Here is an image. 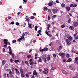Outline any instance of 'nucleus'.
I'll list each match as a JSON object with an SVG mask.
<instances>
[{
  "label": "nucleus",
  "instance_id": "nucleus-16",
  "mask_svg": "<svg viewBox=\"0 0 78 78\" xmlns=\"http://www.w3.org/2000/svg\"><path fill=\"white\" fill-rule=\"evenodd\" d=\"M5 63H6V61L5 60H3L2 61V65H4L5 64Z\"/></svg>",
  "mask_w": 78,
  "mask_h": 78
},
{
  "label": "nucleus",
  "instance_id": "nucleus-1",
  "mask_svg": "<svg viewBox=\"0 0 78 78\" xmlns=\"http://www.w3.org/2000/svg\"><path fill=\"white\" fill-rule=\"evenodd\" d=\"M48 70L47 68H44V70L43 71V73L44 74H46V75H48Z\"/></svg>",
  "mask_w": 78,
  "mask_h": 78
},
{
  "label": "nucleus",
  "instance_id": "nucleus-27",
  "mask_svg": "<svg viewBox=\"0 0 78 78\" xmlns=\"http://www.w3.org/2000/svg\"><path fill=\"white\" fill-rule=\"evenodd\" d=\"M37 28H38V27L37 26H36L35 27V29L34 30L35 31H37Z\"/></svg>",
  "mask_w": 78,
  "mask_h": 78
},
{
  "label": "nucleus",
  "instance_id": "nucleus-36",
  "mask_svg": "<svg viewBox=\"0 0 78 78\" xmlns=\"http://www.w3.org/2000/svg\"><path fill=\"white\" fill-rule=\"evenodd\" d=\"M66 26V25L65 24H63L61 25V27L62 28H64Z\"/></svg>",
  "mask_w": 78,
  "mask_h": 78
},
{
  "label": "nucleus",
  "instance_id": "nucleus-37",
  "mask_svg": "<svg viewBox=\"0 0 78 78\" xmlns=\"http://www.w3.org/2000/svg\"><path fill=\"white\" fill-rule=\"evenodd\" d=\"M3 76H4V78H6V73H5L3 75Z\"/></svg>",
  "mask_w": 78,
  "mask_h": 78
},
{
  "label": "nucleus",
  "instance_id": "nucleus-35",
  "mask_svg": "<svg viewBox=\"0 0 78 78\" xmlns=\"http://www.w3.org/2000/svg\"><path fill=\"white\" fill-rule=\"evenodd\" d=\"M20 62V61L19 60H15L14 61V62H15V63H17V62Z\"/></svg>",
  "mask_w": 78,
  "mask_h": 78
},
{
  "label": "nucleus",
  "instance_id": "nucleus-59",
  "mask_svg": "<svg viewBox=\"0 0 78 78\" xmlns=\"http://www.w3.org/2000/svg\"><path fill=\"white\" fill-rule=\"evenodd\" d=\"M45 33L48 36L49 34L47 32V31H46Z\"/></svg>",
  "mask_w": 78,
  "mask_h": 78
},
{
  "label": "nucleus",
  "instance_id": "nucleus-64",
  "mask_svg": "<svg viewBox=\"0 0 78 78\" xmlns=\"http://www.w3.org/2000/svg\"><path fill=\"white\" fill-rule=\"evenodd\" d=\"M10 62H12L13 60H12V58H11L10 59Z\"/></svg>",
  "mask_w": 78,
  "mask_h": 78
},
{
  "label": "nucleus",
  "instance_id": "nucleus-57",
  "mask_svg": "<svg viewBox=\"0 0 78 78\" xmlns=\"http://www.w3.org/2000/svg\"><path fill=\"white\" fill-rule=\"evenodd\" d=\"M33 61V58H31L29 60V62L33 61Z\"/></svg>",
  "mask_w": 78,
  "mask_h": 78
},
{
  "label": "nucleus",
  "instance_id": "nucleus-7",
  "mask_svg": "<svg viewBox=\"0 0 78 78\" xmlns=\"http://www.w3.org/2000/svg\"><path fill=\"white\" fill-rule=\"evenodd\" d=\"M62 46H60L57 48V50L58 51H60L62 49Z\"/></svg>",
  "mask_w": 78,
  "mask_h": 78
},
{
  "label": "nucleus",
  "instance_id": "nucleus-47",
  "mask_svg": "<svg viewBox=\"0 0 78 78\" xmlns=\"http://www.w3.org/2000/svg\"><path fill=\"white\" fill-rule=\"evenodd\" d=\"M69 68L71 69V70H73V68H72V66H69Z\"/></svg>",
  "mask_w": 78,
  "mask_h": 78
},
{
  "label": "nucleus",
  "instance_id": "nucleus-25",
  "mask_svg": "<svg viewBox=\"0 0 78 78\" xmlns=\"http://www.w3.org/2000/svg\"><path fill=\"white\" fill-rule=\"evenodd\" d=\"M72 60V59L70 58H69L66 61V62H70L71 61V60Z\"/></svg>",
  "mask_w": 78,
  "mask_h": 78
},
{
  "label": "nucleus",
  "instance_id": "nucleus-56",
  "mask_svg": "<svg viewBox=\"0 0 78 78\" xmlns=\"http://www.w3.org/2000/svg\"><path fill=\"white\" fill-rule=\"evenodd\" d=\"M53 56L54 58H56V54H54L53 55Z\"/></svg>",
  "mask_w": 78,
  "mask_h": 78
},
{
  "label": "nucleus",
  "instance_id": "nucleus-14",
  "mask_svg": "<svg viewBox=\"0 0 78 78\" xmlns=\"http://www.w3.org/2000/svg\"><path fill=\"white\" fill-rule=\"evenodd\" d=\"M67 38L70 41H71L72 40V37H70V36H68Z\"/></svg>",
  "mask_w": 78,
  "mask_h": 78
},
{
  "label": "nucleus",
  "instance_id": "nucleus-54",
  "mask_svg": "<svg viewBox=\"0 0 78 78\" xmlns=\"http://www.w3.org/2000/svg\"><path fill=\"white\" fill-rule=\"evenodd\" d=\"M48 20H50V16L49 15H48Z\"/></svg>",
  "mask_w": 78,
  "mask_h": 78
},
{
  "label": "nucleus",
  "instance_id": "nucleus-55",
  "mask_svg": "<svg viewBox=\"0 0 78 78\" xmlns=\"http://www.w3.org/2000/svg\"><path fill=\"white\" fill-rule=\"evenodd\" d=\"M11 24H12V25H14V22L12 21L10 23Z\"/></svg>",
  "mask_w": 78,
  "mask_h": 78
},
{
  "label": "nucleus",
  "instance_id": "nucleus-2",
  "mask_svg": "<svg viewBox=\"0 0 78 78\" xmlns=\"http://www.w3.org/2000/svg\"><path fill=\"white\" fill-rule=\"evenodd\" d=\"M52 11L53 13L55 14V13H56V12L58 11V9H53L52 10Z\"/></svg>",
  "mask_w": 78,
  "mask_h": 78
},
{
  "label": "nucleus",
  "instance_id": "nucleus-62",
  "mask_svg": "<svg viewBox=\"0 0 78 78\" xmlns=\"http://www.w3.org/2000/svg\"><path fill=\"white\" fill-rule=\"evenodd\" d=\"M11 69L12 71H14V67H12Z\"/></svg>",
  "mask_w": 78,
  "mask_h": 78
},
{
  "label": "nucleus",
  "instance_id": "nucleus-40",
  "mask_svg": "<svg viewBox=\"0 0 78 78\" xmlns=\"http://www.w3.org/2000/svg\"><path fill=\"white\" fill-rule=\"evenodd\" d=\"M30 19H34L35 18L34 16H31L30 17Z\"/></svg>",
  "mask_w": 78,
  "mask_h": 78
},
{
  "label": "nucleus",
  "instance_id": "nucleus-9",
  "mask_svg": "<svg viewBox=\"0 0 78 78\" xmlns=\"http://www.w3.org/2000/svg\"><path fill=\"white\" fill-rule=\"evenodd\" d=\"M74 37H75V39H78V35H77L76 33H75V34H74Z\"/></svg>",
  "mask_w": 78,
  "mask_h": 78
},
{
  "label": "nucleus",
  "instance_id": "nucleus-50",
  "mask_svg": "<svg viewBox=\"0 0 78 78\" xmlns=\"http://www.w3.org/2000/svg\"><path fill=\"white\" fill-rule=\"evenodd\" d=\"M16 42V40H14L12 41V43H15Z\"/></svg>",
  "mask_w": 78,
  "mask_h": 78
},
{
  "label": "nucleus",
  "instance_id": "nucleus-26",
  "mask_svg": "<svg viewBox=\"0 0 78 78\" xmlns=\"http://www.w3.org/2000/svg\"><path fill=\"white\" fill-rule=\"evenodd\" d=\"M48 9V8H47V7H44V11H47Z\"/></svg>",
  "mask_w": 78,
  "mask_h": 78
},
{
  "label": "nucleus",
  "instance_id": "nucleus-61",
  "mask_svg": "<svg viewBox=\"0 0 78 78\" xmlns=\"http://www.w3.org/2000/svg\"><path fill=\"white\" fill-rule=\"evenodd\" d=\"M23 0L24 3H27V0Z\"/></svg>",
  "mask_w": 78,
  "mask_h": 78
},
{
  "label": "nucleus",
  "instance_id": "nucleus-58",
  "mask_svg": "<svg viewBox=\"0 0 78 78\" xmlns=\"http://www.w3.org/2000/svg\"><path fill=\"white\" fill-rule=\"evenodd\" d=\"M73 4H70V7H73Z\"/></svg>",
  "mask_w": 78,
  "mask_h": 78
},
{
  "label": "nucleus",
  "instance_id": "nucleus-34",
  "mask_svg": "<svg viewBox=\"0 0 78 78\" xmlns=\"http://www.w3.org/2000/svg\"><path fill=\"white\" fill-rule=\"evenodd\" d=\"M11 56H12V58H14V53H12L11 54Z\"/></svg>",
  "mask_w": 78,
  "mask_h": 78
},
{
  "label": "nucleus",
  "instance_id": "nucleus-24",
  "mask_svg": "<svg viewBox=\"0 0 78 78\" xmlns=\"http://www.w3.org/2000/svg\"><path fill=\"white\" fill-rule=\"evenodd\" d=\"M44 51H48V49L47 48H44Z\"/></svg>",
  "mask_w": 78,
  "mask_h": 78
},
{
  "label": "nucleus",
  "instance_id": "nucleus-44",
  "mask_svg": "<svg viewBox=\"0 0 78 78\" xmlns=\"http://www.w3.org/2000/svg\"><path fill=\"white\" fill-rule=\"evenodd\" d=\"M56 15H54L53 16H52V18H53V19L54 18H56Z\"/></svg>",
  "mask_w": 78,
  "mask_h": 78
},
{
  "label": "nucleus",
  "instance_id": "nucleus-13",
  "mask_svg": "<svg viewBox=\"0 0 78 78\" xmlns=\"http://www.w3.org/2000/svg\"><path fill=\"white\" fill-rule=\"evenodd\" d=\"M32 23H31L30 24L29 23V22H28V25H29V28H30L32 29L33 28V27H31V25H32Z\"/></svg>",
  "mask_w": 78,
  "mask_h": 78
},
{
  "label": "nucleus",
  "instance_id": "nucleus-49",
  "mask_svg": "<svg viewBox=\"0 0 78 78\" xmlns=\"http://www.w3.org/2000/svg\"><path fill=\"white\" fill-rule=\"evenodd\" d=\"M25 63L27 66H29V64L28 63V61H25Z\"/></svg>",
  "mask_w": 78,
  "mask_h": 78
},
{
  "label": "nucleus",
  "instance_id": "nucleus-38",
  "mask_svg": "<svg viewBox=\"0 0 78 78\" xmlns=\"http://www.w3.org/2000/svg\"><path fill=\"white\" fill-rule=\"evenodd\" d=\"M68 23H70V22H71V19L69 18L68 21H67Z\"/></svg>",
  "mask_w": 78,
  "mask_h": 78
},
{
  "label": "nucleus",
  "instance_id": "nucleus-30",
  "mask_svg": "<svg viewBox=\"0 0 78 78\" xmlns=\"http://www.w3.org/2000/svg\"><path fill=\"white\" fill-rule=\"evenodd\" d=\"M27 78H29V75L27 73H26L25 74Z\"/></svg>",
  "mask_w": 78,
  "mask_h": 78
},
{
  "label": "nucleus",
  "instance_id": "nucleus-22",
  "mask_svg": "<svg viewBox=\"0 0 78 78\" xmlns=\"http://www.w3.org/2000/svg\"><path fill=\"white\" fill-rule=\"evenodd\" d=\"M50 27H51L50 24H49L48 26V27H47L48 31V30H49V29Z\"/></svg>",
  "mask_w": 78,
  "mask_h": 78
},
{
  "label": "nucleus",
  "instance_id": "nucleus-63",
  "mask_svg": "<svg viewBox=\"0 0 78 78\" xmlns=\"http://www.w3.org/2000/svg\"><path fill=\"white\" fill-rule=\"evenodd\" d=\"M8 44H5V45H4L3 46V47H4V48L7 47V45Z\"/></svg>",
  "mask_w": 78,
  "mask_h": 78
},
{
  "label": "nucleus",
  "instance_id": "nucleus-12",
  "mask_svg": "<svg viewBox=\"0 0 78 78\" xmlns=\"http://www.w3.org/2000/svg\"><path fill=\"white\" fill-rule=\"evenodd\" d=\"M46 58L48 61H50V56H48L47 57H46Z\"/></svg>",
  "mask_w": 78,
  "mask_h": 78
},
{
  "label": "nucleus",
  "instance_id": "nucleus-43",
  "mask_svg": "<svg viewBox=\"0 0 78 78\" xmlns=\"http://www.w3.org/2000/svg\"><path fill=\"white\" fill-rule=\"evenodd\" d=\"M66 56L67 58H69V57H70V55L69 54H67L66 55Z\"/></svg>",
  "mask_w": 78,
  "mask_h": 78
},
{
  "label": "nucleus",
  "instance_id": "nucleus-52",
  "mask_svg": "<svg viewBox=\"0 0 78 78\" xmlns=\"http://www.w3.org/2000/svg\"><path fill=\"white\" fill-rule=\"evenodd\" d=\"M16 25H17V26H19V23L18 22H16Z\"/></svg>",
  "mask_w": 78,
  "mask_h": 78
},
{
  "label": "nucleus",
  "instance_id": "nucleus-17",
  "mask_svg": "<svg viewBox=\"0 0 78 78\" xmlns=\"http://www.w3.org/2000/svg\"><path fill=\"white\" fill-rule=\"evenodd\" d=\"M37 73L36 70H34L33 72V75H37Z\"/></svg>",
  "mask_w": 78,
  "mask_h": 78
},
{
  "label": "nucleus",
  "instance_id": "nucleus-10",
  "mask_svg": "<svg viewBox=\"0 0 78 78\" xmlns=\"http://www.w3.org/2000/svg\"><path fill=\"white\" fill-rule=\"evenodd\" d=\"M30 66H33V65H34V62L33 61L30 62Z\"/></svg>",
  "mask_w": 78,
  "mask_h": 78
},
{
  "label": "nucleus",
  "instance_id": "nucleus-41",
  "mask_svg": "<svg viewBox=\"0 0 78 78\" xmlns=\"http://www.w3.org/2000/svg\"><path fill=\"white\" fill-rule=\"evenodd\" d=\"M38 62H42V59H41V58H40L39 59Z\"/></svg>",
  "mask_w": 78,
  "mask_h": 78
},
{
  "label": "nucleus",
  "instance_id": "nucleus-3",
  "mask_svg": "<svg viewBox=\"0 0 78 78\" xmlns=\"http://www.w3.org/2000/svg\"><path fill=\"white\" fill-rule=\"evenodd\" d=\"M47 55L46 54L42 55L41 58L43 60L44 59H46V57H47Z\"/></svg>",
  "mask_w": 78,
  "mask_h": 78
},
{
  "label": "nucleus",
  "instance_id": "nucleus-45",
  "mask_svg": "<svg viewBox=\"0 0 78 78\" xmlns=\"http://www.w3.org/2000/svg\"><path fill=\"white\" fill-rule=\"evenodd\" d=\"M9 77H10V78H13V75H12V74L10 75Z\"/></svg>",
  "mask_w": 78,
  "mask_h": 78
},
{
  "label": "nucleus",
  "instance_id": "nucleus-18",
  "mask_svg": "<svg viewBox=\"0 0 78 78\" xmlns=\"http://www.w3.org/2000/svg\"><path fill=\"white\" fill-rule=\"evenodd\" d=\"M62 73H63V74H65V75H67V73L66 72L65 70H63L62 71Z\"/></svg>",
  "mask_w": 78,
  "mask_h": 78
},
{
  "label": "nucleus",
  "instance_id": "nucleus-51",
  "mask_svg": "<svg viewBox=\"0 0 78 78\" xmlns=\"http://www.w3.org/2000/svg\"><path fill=\"white\" fill-rule=\"evenodd\" d=\"M62 61H63V62H67V61H66V60L64 58H63V59Z\"/></svg>",
  "mask_w": 78,
  "mask_h": 78
},
{
  "label": "nucleus",
  "instance_id": "nucleus-60",
  "mask_svg": "<svg viewBox=\"0 0 78 78\" xmlns=\"http://www.w3.org/2000/svg\"><path fill=\"white\" fill-rule=\"evenodd\" d=\"M48 12H49V13H51V10H50V9H48Z\"/></svg>",
  "mask_w": 78,
  "mask_h": 78
},
{
  "label": "nucleus",
  "instance_id": "nucleus-29",
  "mask_svg": "<svg viewBox=\"0 0 78 78\" xmlns=\"http://www.w3.org/2000/svg\"><path fill=\"white\" fill-rule=\"evenodd\" d=\"M39 51L42 53H43V52H44V49H40Z\"/></svg>",
  "mask_w": 78,
  "mask_h": 78
},
{
  "label": "nucleus",
  "instance_id": "nucleus-42",
  "mask_svg": "<svg viewBox=\"0 0 78 78\" xmlns=\"http://www.w3.org/2000/svg\"><path fill=\"white\" fill-rule=\"evenodd\" d=\"M9 75H12V72L11 71H10L9 72Z\"/></svg>",
  "mask_w": 78,
  "mask_h": 78
},
{
  "label": "nucleus",
  "instance_id": "nucleus-33",
  "mask_svg": "<svg viewBox=\"0 0 78 78\" xmlns=\"http://www.w3.org/2000/svg\"><path fill=\"white\" fill-rule=\"evenodd\" d=\"M22 40V39H23L24 41H25V37H23V36H21V38H20Z\"/></svg>",
  "mask_w": 78,
  "mask_h": 78
},
{
  "label": "nucleus",
  "instance_id": "nucleus-6",
  "mask_svg": "<svg viewBox=\"0 0 78 78\" xmlns=\"http://www.w3.org/2000/svg\"><path fill=\"white\" fill-rule=\"evenodd\" d=\"M59 55L61 56L62 58H63L64 56H65V54L64 53H60L59 54Z\"/></svg>",
  "mask_w": 78,
  "mask_h": 78
},
{
  "label": "nucleus",
  "instance_id": "nucleus-11",
  "mask_svg": "<svg viewBox=\"0 0 78 78\" xmlns=\"http://www.w3.org/2000/svg\"><path fill=\"white\" fill-rule=\"evenodd\" d=\"M78 22H75L73 24L74 27H77L78 26Z\"/></svg>",
  "mask_w": 78,
  "mask_h": 78
},
{
  "label": "nucleus",
  "instance_id": "nucleus-46",
  "mask_svg": "<svg viewBox=\"0 0 78 78\" xmlns=\"http://www.w3.org/2000/svg\"><path fill=\"white\" fill-rule=\"evenodd\" d=\"M61 6L62 7H64L65 6V4L64 3L62 4Z\"/></svg>",
  "mask_w": 78,
  "mask_h": 78
},
{
  "label": "nucleus",
  "instance_id": "nucleus-15",
  "mask_svg": "<svg viewBox=\"0 0 78 78\" xmlns=\"http://www.w3.org/2000/svg\"><path fill=\"white\" fill-rule=\"evenodd\" d=\"M53 5L51 2H50L48 3V5L49 6H51Z\"/></svg>",
  "mask_w": 78,
  "mask_h": 78
},
{
  "label": "nucleus",
  "instance_id": "nucleus-32",
  "mask_svg": "<svg viewBox=\"0 0 78 78\" xmlns=\"http://www.w3.org/2000/svg\"><path fill=\"white\" fill-rule=\"evenodd\" d=\"M56 69V67H52L51 70H55V69Z\"/></svg>",
  "mask_w": 78,
  "mask_h": 78
},
{
  "label": "nucleus",
  "instance_id": "nucleus-53",
  "mask_svg": "<svg viewBox=\"0 0 78 78\" xmlns=\"http://www.w3.org/2000/svg\"><path fill=\"white\" fill-rule=\"evenodd\" d=\"M21 40H21V38H19L18 39L17 41L18 42H20Z\"/></svg>",
  "mask_w": 78,
  "mask_h": 78
},
{
  "label": "nucleus",
  "instance_id": "nucleus-31",
  "mask_svg": "<svg viewBox=\"0 0 78 78\" xmlns=\"http://www.w3.org/2000/svg\"><path fill=\"white\" fill-rule=\"evenodd\" d=\"M41 32H42V31H41V30H39L37 31V33L40 34L41 33Z\"/></svg>",
  "mask_w": 78,
  "mask_h": 78
},
{
  "label": "nucleus",
  "instance_id": "nucleus-28",
  "mask_svg": "<svg viewBox=\"0 0 78 78\" xmlns=\"http://www.w3.org/2000/svg\"><path fill=\"white\" fill-rule=\"evenodd\" d=\"M75 62H77L78 61V57H76L75 58Z\"/></svg>",
  "mask_w": 78,
  "mask_h": 78
},
{
  "label": "nucleus",
  "instance_id": "nucleus-21",
  "mask_svg": "<svg viewBox=\"0 0 78 78\" xmlns=\"http://www.w3.org/2000/svg\"><path fill=\"white\" fill-rule=\"evenodd\" d=\"M66 10L67 11H69L70 10V8L69 7H67L66 8Z\"/></svg>",
  "mask_w": 78,
  "mask_h": 78
},
{
  "label": "nucleus",
  "instance_id": "nucleus-20",
  "mask_svg": "<svg viewBox=\"0 0 78 78\" xmlns=\"http://www.w3.org/2000/svg\"><path fill=\"white\" fill-rule=\"evenodd\" d=\"M20 73H23V69L21 68L20 69Z\"/></svg>",
  "mask_w": 78,
  "mask_h": 78
},
{
  "label": "nucleus",
  "instance_id": "nucleus-39",
  "mask_svg": "<svg viewBox=\"0 0 78 78\" xmlns=\"http://www.w3.org/2000/svg\"><path fill=\"white\" fill-rule=\"evenodd\" d=\"M77 6V5L76 4H73V7L74 8H76Z\"/></svg>",
  "mask_w": 78,
  "mask_h": 78
},
{
  "label": "nucleus",
  "instance_id": "nucleus-48",
  "mask_svg": "<svg viewBox=\"0 0 78 78\" xmlns=\"http://www.w3.org/2000/svg\"><path fill=\"white\" fill-rule=\"evenodd\" d=\"M31 55H28L27 58L28 59H29V58H31Z\"/></svg>",
  "mask_w": 78,
  "mask_h": 78
},
{
  "label": "nucleus",
  "instance_id": "nucleus-5",
  "mask_svg": "<svg viewBox=\"0 0 78 78\" xmlns=\"http://www.w3.org/2000/svg\"><path fill=\"white\" fill-rule=\"evenodd\" d=\"M4 43L5 44L8 45V40L6 39H5L3 40Z\"/></svg>",
  "mask_w": 78,
  "mask_h": 78
},
{
  "label": "nucleus",
  "instance_id": "nucleus-23",
  "mask_svg": "<svg viewBox=\"0 0 78 78\" xmlns=\"http://www.w3.org/2000/svg\"><path fill=\"white\" fill-rule=\"evenodd\" d=\"M69 28L70 29V30H73L74 29V27L72 26H71L69 27Z\"/></svg>",
  "mask_w": 78,
  "mask_h": 78
},
{
  "label": "nucleus",
  "instance_id": "nucleus-8",
  "mask_svg": "<svg viewBox=\"0 0 78 78\" xmlns=\"http://www.w3.org/2000/svg\"><path fill=\"white\" fill-rule=\"evenodd\" d=\"M66 41L67 44L70 45V41H69V40L66 39Z\"/></svg>",
  "mask_w": 78,
  "mask_h": 78
},
{
  "label": "nucleus",
  "instance_id": "nucleus-19",
  "mask_svg": "<svg viewBox=\"0 0 78 78\" xmlns=\"http://www.w3.org/2000/svg\"><path fill=\"white\" fill-rule=\"evenodd\" d=\"M21 78H24V77L25 76V75H24L23 73H21Z\"/></svg>",
  "mask_w": 78,
  "mask_h": 78
},
{
  "label": "nucleus",
  "instance_id": "nucleus-4",
  "mask_svg": "<svg viewBox=\"0 0 78 78\" xmlns=\"http://www.w3.org/2000/svg\"><path fill=\"white\" fill-rule=\"evenodd\" d=\"M15 71H16V73L18 75H20V72L18 70V69L17 68L15 69Z\"/></svg>",
  "mask_w": 78,
  "mask_h": 78
}]
</instances>
